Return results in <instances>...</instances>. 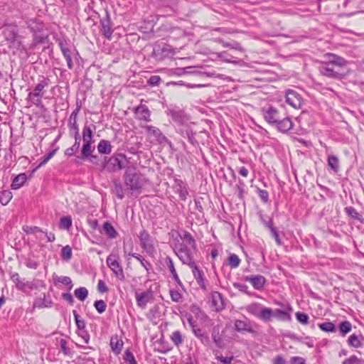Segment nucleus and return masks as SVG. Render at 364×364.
<instances>
[{"label": "nucleus", "mask_w": 364, "mask_h": 364, "mask_svg": "<svg viewBox=\"0 0 364 364\" xmlns=\"http://www.w3.org/2000/svg\"><path fill=\"white\" fill-rule=\"evenodd\" d=\"M124 186L132 194H139L147 183V179L136 166L133 165L126 167L123 175Z\"/></svg>", "instance_id": "1"}, {"label": "nucleus", "mask_w": 364, "mask_h": 364, "mask_svg": "<svg viewBox=\"0 0 364 364\" xmlns=\"http://www.w3.org/2000/svg\"><path fill=\"white\" fill-rule=\"evenodd\" d=\"M173 250L183 264L189 266L195 262L193 254L196 250H193L191 246L180 243L178 240L174 245Z\"/></svg>", "instance_id": "2"}, {"label": "nucleus", "mask_w": 364, "mask_h": 364, "mask_svg": "<svg viewBox=\"0 0 364 364\" xmlns=\"http://www.w3.org/2000/svg\"><path fill=\"white\" fill-rule=\"evenodd\" d=\"M50 81L48 78L43 77V79L35 86L33 91L28 95L27 101L32 105L39 107L42 104V97L44 94V88L48 87Z\"/></svg>", "instance_id": "3"}, {"label": "nucleus", "mask_w": 364, "mask_h": 364, "mask_svg": "<svg viewBox=\"0 0 364 364\" xmlns=\"http://www.w3.org/2000/svg\"><path fill=\"white\" fill-rule=\"evenodd\" d=\"M279 305L282 307V309H272L268 307L269 311L267 316L266 323L271 321L273 318L281 321H290L291 320V313L293 311L291 306L289 304H279Z\"/></svg>", "instance_id": "4"}, {"label": "nucleus", "mask_w": 364, "mask_h": 364, "mask_svg": "<svg viewBox=\"0 0 364 364\" xmlns=\"http://www.w3.org/2000/svg\"><path fill=\"white\" fill-rule=\"evenodd\" d=\"M126 159L124 154H119L109 158L105 157L102 164V171H106L109 173L115 172L124 168V160Z\"/></svg>", "instance_id": "5"}, {"label": "nucleus", "mask_w": 364, "mask_h": 364, "mask_svg": "<svg viewBox=\"0 0 364 364\" xmlns=\"http://www.w3.org/2000/svg\"><path fill=\"white\" fill-rule=\"evenodd\" d=\"M107 266L113 272L115 277L120 281L125 279L124 271L122 265L119 263V257L116 255H109L106 259Z\"/></svg>", "instance_id": "6"}, {"label": "nucleus", "mask_w": 364, "mask_h": 364, "mask_svg": "<svg viewBox=\"0 0 364 364\" xmlns=\"http://www.w3.org/2000/svg\"><path fill=\"white\" fill-rule=\"evenodd\" d=\"M143 128L145 129L146 134L151 142L154 141L159 144L170 143L169 140L162 134L159 128L151 125H146Z\"/></svg>", "instance_id": "7"}, {"label": "nucleus", "mask_w": 364, "mask_h": 364, "mask_svg": "<svg viewBox=\"0 0 364 364\" xmlns=\"http://www.w3.org/2000/svg\"><path fill=\"white\" fill-rule=\"evenodd\" d=\"M247 311L266 323L268 315V307L263 306L259 303H252L246 307Z\"/></svg>", "instance_id": "8"}, {"label": "nucleus", "mask_w": 364, "mask_h": 364, "mask_svg": "<svg viewBox=\"0 0 364 364\" xmlns=\"http://www.w3.org/2000/svg\"><path fill=\"white\" fill-rule=\"evenodd\" d=\"M261 111L265 121L271 125H274L282 117L279 110L273 106L262 107Z\"/></svg>", "instance_id": "9"}, {"label": "nucleus", "mask_w": 364, "mask_h": 364, "mask_svg": "<svg viewBox=\"0 0 364 364\" xmlns=\"http://www.w3.org/2000/svg\"><path fill=\"white\" fill-rule=\"evenodd\" d=\"M286 102L295 109H301L303 105V98L296 91L288 90L285 95Z\"/></svg>", "instance_id": "10"}, {"label": "nucleus", "mask_w": 364, "mask_h": 364, "mask_svg": "<svg viewBox=\"0 0 364 364\" xmlns=\"http://www.w3.org/2000/svg\"><path fill=\"white\" fill-rule=\"evenodd\" d=\"M167 114L170 116L173 122L179 125H183L189 120L188 117L186 114L183 110L178 108L168 109Z\"/></svg>", "instance_id": "11"}, {"label": "nucleus", "mask_w": 364, "mask_h": 364, "mask_svg": "<svg viewBox=\"0 0 364 364\" xmlns=\"http://www.w3.org/2000/svg\"><path fill=\"white\" fill-rule=\"evenodd\" d=\"M141 247L149 254H152L154 252V247L152 244L149 232L143 230L139 236Z\"/></svg>", "instance_id": "12"}, {"label": "nucleus", "mask_w": 364, "mask_h": 364, "mask_svg": "<svg viewBox=\"0 0 364 364\" xmlns=\"http://www.w3.org/2000/svg\"><path fill=\"white\" fill-rule=\"evenodd\" d=\"M243 279L250 282L254 289L257 290H261L266 283L265 277L260 274L245 276Z\"/></svg>", "instance_id": "13"}, {"label": "nucleus", "mask_w": 364, "mask_h": 364, "mask_svg": "<svg viewBox=\"0 0 364 364\" xmlns=\"http://www.w3.org/2000/svg\"><path fill=\"white\" fill-rule=\"evenodd\" d=\"M176 132L183 137L187 138L191 144L195 146L197 144V141L195 139L196 133L193 132L190 125L186 124L181 125V127L178 128Z\"/></svg>", "instance_id": "14"}, {"label": "nucleus", "mask_w": 364, "mask_h": 364, "mask_svg": "<svg viewBox=\"0 0 364 364\" xmlns=\"http://www.w3.org/2000/svg\"><path fill=\"white\" fill-rule=\"evenodd\" d=\"M319 72L324 76L331 78H341L342 75L337 71L334 70L331 63H326L321 65L318 68Z\"/></svg>", "instance_id": "15"}, {"label": "nucleus", "mask_w": 364, "mask_h": 364, "mask_svg": "<svg viewBox=\"0 0 364 364\" xmlns=\"http://www.w3.org/2000/svg\"><path fill=\"white\" fill-rule=\"evenodd\" d=\"M211 306L218 311L224 309V301L221 294L218 291L211 293L210 296Z\"/></svg>", "instance_id": "16"}, {"label": "nucleus", "mask_w": 364, "mask_h": 364, "mask_svg": "<svg viewBox=\"0 0 364 364\" xmlns=\"http://www.w3.org/2000/svg\"><path fill=\"white\" fill-rule=\"evenodd\" d=\"M27 25V28L30 29V31L36 33L37 32H41L44 28V23L40 19L36 18H29L26 21Z\"/></svg>", "instance_id": "17"}, {"label": "nucleus", "mask_w": 364, "mask_h": 364, "mask_svg": "<svg viewBox=\"0 0 364 364\" xmlns=\"http://www.w3.org/2000/svg\"><path fill=\"white\" fill-rule=\"evenodd\" d=\"M274 125L277 126L278 131L286 133L293 127V122L290 117H287L282 118V117L279 119V122H277Z\"/></svg>", "instance_id": "18"}, {"label": "nucleus", "mask_w": 364, "mask_h": 364, "mask_svg": "<svg viewBox=\"0 0 364 364\" xmlns=\"http://www.w3.org/2000/svg\"><path fill=\"white\" fill-rule=\"evenodd\" d=\"M134 112L137 116L138 119L144 120L146 122L151 121L150 111L148 107L144 105H140L134 109Z\"/></svg>", "instance_id": "19"}, {"label": "nucleus", "mask_w": 364, "mask_h": 364, "mask_svg": "<svg viewBox=\"0 0 364 364\" xmlns=\"http://www.w3.org/2000/svg\"><path fill=\"white\" fill-rule=\"evenodd\" d=\"M234 326L235 329L238 332H248L251 333H256L250 322L237 319L235 321Z\"/></svg>", "instance_id": "20"}, {"label": "nucleus", "mask_w": 364, "mask_h": 364, "mask_svg": "<svg viewBox=\"0 0 364 364\" xmlns=\"http://www.w3.org/2000/svg\"><path fill=\"white\" fill-rule=\"evenodd\" d=\"M102 35L107 39L110 40L113 33V29L111 27L110 19L108 16L100 21Z\"/></svg>", "instance_id": "21"}, {"label": "nucleus", "mask_w": 364, "mask_h": 364, "mask_svg": "<svg viewBox=\"0 0 364 364\" xmlns=\"http://www.w3.org/2000/svg\"><path fill=\"white\" fill-rule=\"evenodd\" d=\"M151 298V292L149 291H144L141 294H136V300L137 305L141 308L145 309L147 303Z\"/></svg>", "instance_id": "22"}, {"label": "nucleus", "mask_w": 364, "mask_h": 364, "mask_svg": "<svg viewBox=\"0 0 364 364\" xmlns=\"http://www.w3.org/2000/svg\"><path fill=\"white\" fill-rule=\"evenodd\" d=\"M18 31L16 28L12 29H6L5 31V38L7 41L11 43H14V46L16 47H20L21 42L18 40Z\"/></svg>", "instance_id": "23"}, {"label": "nucleus", "mask_w": 364, "mask_h": 364, "mask_svg": "<svg viewBox=\"0 0 364 364\" xmlns=\"http://www.w3.org/2000/svg\"><path fill=\"white\" fill-rule=\"evenodd\" d=\"M51 299L49 297L47 298L46 294H43V296H40L39 297L36 299L33 303V308H48L51 307Z\"/></svg>", "instance_id": "24"}, {"label": "nucleus", "mask_w": 364, "mask_h": 364, "mask_svg": "<svg viewBox=\"0 0 364 364\" xmlns=\"http://www.w3.org/2000/svg\"><path fill=\"white\" fill-rule=\"evenodd\" d=\"M11 279L15 283L17 289L24 290L26 287L33 289V284L31 282H25L24 280L21 279L18 273H14L11 275Z\"/></svg>", "instance_id": "25"}, {"label": "nucleus", "mask_w": 364, "mask_h": 364, "mask_svg": "<svg viewBox=\"0 0 364 364\" xmlns=\"http://www.w3.org/2000/svg\"><path fill=\"white\" fill-rule=\"evenodd\" d=\"M175 183L176 191L178 193L180 198L183 200H186L188 195V192L185 183L180 179H176Z\"/></svg>", "instance_id": "26"}, {"label": "nucleus", "mask_w": 364, "mask_h": 364, "mask_svg": "<svg viewBox=\"0 0 364 364\" xmlns=\"http://www.w3.org/2000/svg\"><path fill=\"white\" fill-rule=\"evenodd\" d=\"M112 145L107 140H101L97 145V151L102 154H109L112 152Z\"/></svg>", "instance_id": "27"}, {"label": "nucleus", "mask_w": 364, "mask_h": 364, "mask_svg": "<svg viewBox=\"0 0 364 364\" xmlns=\"http://www.w3.org/2000/svg\"><path fill=\"white\" fill-rule=\"evenodd\" d=\"M27 180V176L26 173H20L16 176L11 183L12 189H18L26 183Z\"/></svg>", "instance_id": "28"}, {"label": "nucleus", "mask_w": 364, "mask_h": 364, "mask_svg": "<svg viewBox=\"0 0 364 364\" xmlns=\"http://www.w3.org/2000/svg\"><path fill=\"white\" fill-rule=\"evenodd\" d=\"M93 142H84V144L81 149V156L80 157L81 159H88L89 156H91L95 148L92 146V144Z\"/></svg>", "instance_id": "29"}, {"label": "nucleus", "mask_w": 364, "mask_h": 364, "mask_svg": "<svg viewBox=\"0 0 364 364\" xmlns=\"http://www.w3.org/2000/svg\"><path fill=\"white\" fill-rule=\"evenodd\" d=\"M103 230L107 236L110 239L116 238L118 235L113 225L109 221H106L103 224Z\"/></svg>", "instance_id": "30"}, {"label": "nucleus", "mask_w": 364, "mask_h": 364, "mask_svg": "<svg viewBox=\"0 0 364 364\" xmlns=\"http://www.w3.org/2000/svg\"><path fill=\"white\" fill-rule=\"evenodd\" d=\"M330 60L328 62L331 65H337L338 67H344L347 65V61L342 57L335 54H330Z\"/></svg>", "instance_id": "31"}, {"label": "nucleus", "mask_w": 364, "mask_h": 364, "mask_svg": "<svg viewBox=\"0 0 364 364\" xmlns=\"http://www.w3.org/2000/svg\"><path fill=\"white\" fill-rule=\"evenodd\" d=\"M182 242L186 244L187 246H191L193 250H196V240L192 237L191 234L188 232H185L181 237Z\"/></svg>", "instance_id": "32"}, {"label": "nucleus", "mask_w": 364, "mask_h": 364, "mask_svg": "<svg viewBox=\"0 0 364 364\" xmlns=\"http://www.w3.org/2000/svg\"><path fill=\"white\" fill-rule=\"evenodd\" d=\"M112 192L120 200H122L124 197V188L119 181L115 180L113 181Z\"/></svg>", "instance_id": "33"}, {"label": "nucleus", "mask_w": 364, "mask_h": 364, "mask_svg": "<svg viewBox=\"0 0 364 364\" xmlns=\"http://www.w3.org/2000/svg\"><path fill=\"white\" fill-rule=\"evenodd\" d=\"M361 338H363L362 336L353 334L348 337L347 343L350 347L358 348L362 346Z\"/></svg>", "instance_id": "34"}, {"label": "nucleus", "mask_w": 364, "mask_h": 364, "mask_svg": "<svg viewBox=\"0 0 364 364\" xmlns=\"http://www.w3.org/2000/svg\"><path fill=\"white\" fill-rule=\"evenodd\" d=\"M93 130L87 124L82 129V140L84 142H93Z\"/></svg>", "instance_id": "35"}, {"label": "nucleus", "mask_w": 364, "mask_h": 364, "mask_svg": "<svg viewBox=\"0 0 364 364\" xmlns=\"http://www.w3.org/2000/svg\"><path fill=\"white\" fill-rule=\"evenodd\" d=\"M53 279H54V283L55 285H56L57 282H59V283L63 284L65 286H68L69 290L72 289V288H73L72 280L69 277H67V276L58 277V276H57V277H55L53 278Z\"/></svg>", "instance_id": "36"}, {"label": "nucleus", "mask_w": 364, "mask_h": 364, "mask_svg": "<svg viewBox=\"0 0 364 364\" xmlns=\"http://www.w3.org/2000/svg\"><path fill=\"white\" fill-rule=\"evenodd\" d=\"M339 331L342 336H345L352 329V324L348 321H342L338 326Z\"/></svg>", "instance_id": "37"}, {"label": "nucleus", "mask_w": 364, "mask_h": 364, "mask_svg": "<svg viewBox=\"0 0 364 364\" xmlns=\"http://www.w3.org/2000/svg\"><path fill=\"white\" fill-rule=\"evenodd\" d=\"M13 197L12 193L9 190L3 191L0 193V203L3 205H7Z\"/></svg>", "instance_id": "38"}, {"label": "nucleus", "mask_w": 364, "mask_h": 364, "mask_svg": "<svg viewBox=\"0 0 364 364\" xmlns=\"http://www.w3.org/2000/svg\"><path fill=\"white\" fill-rule=\"evenodd\" d=\"M56 149H53L50 151L49 153H48L46 155H45L42 159L41 162L38 166H36L33 170L32 173H34L38 168H39L41 166L45 165L55 154Z\"/></svg>", "instance_id": "39"}, {"label": "nucleus", "mask_w": 364, "mask_h": 364, "mask_svg": "<svg viewBox=\"0 0 364 364\" xmlns=\"http://www.w3.org/2000/svg\"><path fill=\"white\" fill-rule=\"evenodd\" d=\"M188 267L191 268L193 277L196 281L203 279V272L198 268L196 262L193 263V264H191Z\"/></svg>", "instance_id": "40"}, {"label": "nucleus", "mask_w": 364, "mask_h": 364, "mask_svg": "<svg viewBox=\"0 0 364 364\" xmlns=\"http://www.w3.org/2000/svg\"><path fill=\"white\" fill-rule=\"evenodd\" d=\"M74 295L80 301H84L87 297L88 291L85 287H80L74 291Z\"/></svg>", "instance_id": "41"}, {"label": "nucleus", "mask_w": 364, "mask_h": 364, "mask_svg": "<svg viewBox=\"0 0 364 364\" xmlns=\"http://www.w3.org/2000/svg\"><path fill=\"white\" fill-rule=\"evenodd\" d=\"M73 314L75 318L76 326L80 331H82L85 328V322L83 319L80 318V316L75 310L73 311Z\"/></svg>", "instance_id": "42"}, {"label": "nucleus", "mask_w": 364, "mask_h": 364, "mask_svg": "<svg viewBox=\"0 0 364 364\" xmlns=\"http://www.w3.org/2000/svg\"><path fill=\"white\" fill-rule=\"evenodd\" d=\"M320 329L325 332H335L336 326L332 322H325L318 324Z\"/></svg>", "instance_id": "43"}, {"label": "nucleus", "mask_w": 364, "mask_h": 364, "mask_svg": "<svg viewBox=\"0 0 364 364\" xmlns=\"http://www.w3.org/2000/svg\"><path fill=\"white\" fill-rule=\"evenodd\" d=\"M240 263V259L235 254H230L228 257V264L231 268H237Z\"/></svg>", "instance_id": "44"}, {"label": "nucleus", "mask_w": 364, "mask_h": 364, "mask_svg": "<svg viewBox=\"0 0 364 364\" xmlns=\"http://www.w3.org/2000/svg\"><path fill=\"white\" fill-rule=\"evenodd\" d=\"M72 226V219L70 216H65L60 220V228L68 230Z\"/></svg>", "instance_id": "45"}, {"label": "nucleus", "mask_w": 364, "mask_h": 364, "mask_svg": "<svg viewBox=\"0 0 364 364\" xmlns=\"http://www.w3.org/2000/svg\"><path fill=\"white\" fill-rule=\"evenodd\" d=\"M245 183L243 181L239 179L238 183L235 186V189L237 193V196L240 199L244 197Z\"/></svg>", "instance_id": "46"}, {"label": "nucleus", "mask_w": 364, "mask_h": 364, "mask_svg": "<svg viewBox=\"0 0 364 364\" xmlns=\"http://www.w3.org/2000/svg\"><path fill=\"white\" fill-rule=\"evenodd\" d=\"M328 165L335 171H337L339 167L338 159L336 156H329L328 157Z\"/></svg>", "instance_id": "47"}, {"label": "nucleus", "mask_w": 364, "mask_h": 364, "mask_svg": "<svg viewBox=\"0 0 364 364\" xmlns=\"http://www.w3.org/2000/svg\"><path fill=\"white\" fill-rule=\"evenodd\" d=\"M342 364H364V360L358 358L356 355H351L350 358L345 359Z\"/></svg>", "instance_id": "48"}, {"label": "nucleus", "mask_w": 364, "mask_h": 364, "mask_svg": "<svg viewBox=\"0 0 364 364\" xmlns=\"http://www.w3.org/2000/svg\"><path fill=\"white\" fill-rule=\"evenodd\" d=\"M61 257L65 260H70L72 257V249L69 245L63 247L61 250Z\"/></svg>", "instance_id": "49"}, {"label": "nucleus", "mask_w": 364, "mask_h": 364, "mask_svg": "<svg viewBox=\"0 0 364 364\" xmlns=\"http://www.w3.org/2000/svg\"><path fill=\"white\" fill-rule=\"evenodd\" d=\"M171 338L173 343L177 346L181 345L183 342L182 335L179 331H174L172 333Z\"/></svg>", "instance_id": "50"}, {"label": "nucleus", "mask_w": 364, "mask_h": 364, "mask_svg": "<svg viewBox=\"0 0 364 364\" xmlns=\"http://www.w3.org/2000/svg\"><path fill=\"white\" fill-rule=\"evenodd\" d=\"M62 53L67 61L68 68L70 70L73 69L74 65L71 57V50H70V48L63 50Z\"/></svg>", "instance_id": "51"}, {"label": "nucleus", "mask_w": 364, "mask_h": 364, "mask_svg": "<svg viewBox=\"0 0 364 364\" xmlns=\"http://www.w3.org/2000/svg\"><path fill=\"white\" fill-rule=\"evenodd\" d=\"M94 306L99 314H102L106 310L107 304L103 300H97L95 301Z\"/></svg>", "instance_id": "52"}, {"label": "nucleus", "mask_w": 364, "mask_h": 364, "mask_svg": "<svg viewBox=\"0 0 364 364\" xmlns=\"http://www.w3.org/2000/svg\"><path fill=\"white\" fill-rule=\"evenodd\" d=\"M124 359L127 364H137L133 353L129 350L125 351Z\"/></svg>", "instance_id": "53"}, {"label": "nucleus", "mask_w": 364, "mask_h": 364, "mask_svg": "<svg viewBox=\"0 0 364 364\" xmlns=\"http://www.w3.org/2000/svg\"><path fill=\"white\" fill-rule=\"evenodd\" d=\"M132 257L136 258L137 260H139L140 262V263L141 264V265L146 269L148 270L149 267H151V264L147 261L145 259H144L140 255H138V254H136V253H132L130 255Z\"/></svg>", "instance_id": "54"}, {"label": "nucleus", "mask_w": 364, "mask_h": 364, "mask_svg": "<svg viewBox=\"0 0 364 364\" xmlns=\"http://www.w3.org/2000/svg\"><path fill=\"white\" fill-rule=\"evenodd\" d=\"M80 109H81V103L79 102H77L76 108L70 114V116L69 117L68 123H71L72 122H77V114H78Z\"/></svg>", "instance_id": "55"}, {"label": "nucleus", "mask_w": 364, "mask_h": 364, "mask_svg": "<svg viewBox=\"0 0 364 364\" xmlns=\"http://www.w3.org/2000/svg\"><path fill=\"white\" fill-rule=\"evenodd\" d=\"M296 318L301 324H307L309 319V317L306 314L299 311L296 313Z\"/></svg>", "instance_id": "56"}, {"label": "nucleus", "mask_w": 364, "mask_h": 364, "mask_svg": "<svg viewBox=\"0 0 364 364\" xmlns=\"http://www.w3.org/2000/svg\"><path fill=\"white\" fill-rule=\"evenodd\" d=\"M345 211L348 214V215L350 216L351 218L356 220H360V215L353 207H346L345 208Z\"/></svg>", "instance_id": "57"}, {"label": "nucleus", "mask_w": 364, "mask_h": 364, "mask_svg": "<svg viewBox=\"0 0 364 364\" xmlns=\"http://www.w3.org/2000/svg\"><path fill=\"white\" fill-rule=\"evenodd\" d=\"M212 338H213L214 343L218 348H223L224 347V343H223V339L219 336L218 333H213Z\"/></svg>", "instance_id": "58"}, {"label": "nucleus", "mask_w": 364, "mask_h": 364, "mask_svg": "<svg viewBox=\"0 0 364 364\" xmlns=\"http://www.w3.org/2000/svg\"><path fill=\"white\" fill-rule=\"evenodd\" d=\"M60 349L65 355H70L71 354V351L67 346V341L65 339L62 338L60 340Z\"/></svg>", "instance_id": "59"}, {"label": "nucleus", "mask_w": 364, "mask_h": 364, "mask_svg": "<svg viewBox=\"0 0 364 364\" xmlns=\"http://www.w3.org/2000/svg\"><path fill=\"white\" fill-rule=\"evenodd\" d=\"M161 82V78L159 75H152L148 80V84L150 86H159Z\"/></svg>", "instance_id": "60"}, {"label": "nucleus", "mask_w": 364, "mask_h": 364, "mask_svg": "<svg viewBox=\"0 0 364 364\" xmlns=\"http://www.w3.org/2000/svg\"><path fill=\"white\" fill-rule=\"evenodd\" d=\"M259 219L263 223V225L267 228L269 230L274 227L272 220L269 218H266L262 214H259Z\"/></svg>", "instance_id": "61"}, {"label": "nucleus", "mask_w": 364, "mask_h": 364, "mask_svg": "<svg viewBox=\"0 0 364 364\" xmlns=\"http://www.w3.org/2000/svg\"><path fill=\"white\" fill-rule=\"evenodd\" d=\"M257 193L260 199L264 203H267L269 200V193L266 190L258 188Z\"/></svg>", "instance_id": "62"}, {"label": "nucleus", "mask_w": 364, "mask_h": 364, "mask_svg": "<svg viewBox=\"0 0 364 364\" xmlns=\"http://www.w3.org/2000/svg\"><path fill=\"white\" fill-rule=\"evenodd\" d=\"M79 148H80L79 145L74 144L71 147H70L65 150V154L68 156H72L78 151Z\"/></svg>", "instance_id": "63"}, {"label": "nucleus", "mask_w": 364, "mask_h": 364, "mask_svg": "<svg viewBox=\"0 0 364 364\" xmlns=\"http://www.w3.org/2000/svg\"><path fill=\"white\" fill-rule=\"evenodd\" d=\"M272 364H287V360L282 355H277L272 360Z\"/></svg>", "instance_id": "64"}]
</instances>
